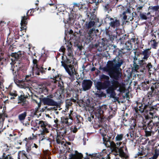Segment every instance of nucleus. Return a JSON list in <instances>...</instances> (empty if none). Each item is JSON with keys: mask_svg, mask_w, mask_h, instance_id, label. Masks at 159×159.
<instances>
[{"mask_svg": "<svg viewBox=\"0 0 159 159\" xmlns=\"http://www.w3.org/2000/svg\"><path fill=\"white\" fill-rule=\"evenodd\" d=\"M102 139L104 141L103 143L106 146L108 143H109L108 146H110L111 150L117 153H119V156L121 157L124 158L126 159L128 157V156L124 152L122 149L124 148L125 145L119 148V147L122 143V142H117L116 143L112 141H110L109 138L106 134H102Z\"/></svg>", "mask_w": 159, "mask_h": 159, "instance_id": "nucleus-1", "label": "nucleus"}, {"mask_svg": "<svg viewBox=\"0 0 159 159\" xmlns=\"http://www.w3.org/2000/svg\"><path fill=\"white\" fill-rule=\"evenodd\" d=\"M123 61L118 57H116L112 61L107 62V70L109 75H112L116 71L117 68L120 67L123 64Z\"/></svg>", "mask_w": 159, "mask_h": 159, "instance_id": "nucleus-2", "label": "nucleus"}, {"mask_svg": "<svg viewBox=\"0 0 159 159\" xmlns=\"http://www.w3.org/2000/svg\"><path fill=\"white\" fill-rule=\"evenodd\" d=\"M38 62V61L35 59H34L33 61V67L32 69V73L31 74H30L29 75H27L25 76V78L26 79L28 77H30V76H31L32 75H34V74L35 73V74L37 75H39V71H40L42 73H43L44 72L45 70L46 69H43V68H39L38 67V65L37 64V63Z\"/></svg>", "mask_w": 159, "mask_h": 159, "instance_id": "nucleus-3", "label": "nucleus"}, {"mask_svg": "<svg viewBox=\"0 0 159 159\" xmlns=\"http://www.w3.org/2000/svg\"><path fill=\"white\" fill-rule=\"evenodd\" d=\"M127 2V5L125 6L126 10H133L135 9L136 7L137 10H140L142 9L143 6L140 5L139 4L134 5L135 1V0H126Z\"/></svg>", "mask_w": 159, "mask_h": 159, "instance_id": "nucleus-4", "label": "nucleus"}, {"mask_svg": "<svg viewBox=\"0 0 159 159\" xmlns=\"http://www.w3.org/2000/svg\"><path fill=\"white\" fill-rule=\"evenodd\" d=\"M67 9H69L70 10H80V9H84L88 10V8L84 4H80L79 3H73L70 5H68L67 6Z\"/></svg>", "mask_w": 159, "mask_h": 159, "instance_id": "nucleus-5", "label": "nucleus"}, {"mask_svg": "<svg viewBox=\"0 0 159 159\" xmlns=\"http://www.w3.org/2000/svg\"><path fill=\"white\" fill-rule=\"evenodd\" d=\"M31 125L35 129H39L40 127L42 128V127L46 126L47 124L46 122L42 120H35L31 121Z\"/></svg>", "mask_w": 159, "mask_h": 159, "instance_id": "nucleus-6", "label": "nucleus"}, {"mask_svg": "<svg viewBox=\"0 0 159 159\" xmlns=\"http://www.w3.org/2000/svg\"><path fill=\"white\" fill-rule=\"evenodd\" d=\"M34 101L36 103L38 104V106L36 107L34 109H33L30 110V116L33 117L37 116L38 118L39 116H41V113H39V115L38 114V113L39 112V109L41 106V102L40 100H39V102L35 100H34Z\"/></svg>", "mask_w": 159, "mask_h": 159, "instance_id": "nucleus-7", "label": "nucleus"}, {"mask_svg": "<svg viewBox=\"0 0 159 159\" xmlns=\"http://www.w3.org/2000/svg\"><path fill=\"white\" fill-rule=\"evenodd\" d=\"M53 95H50L47 96L43 99V101L44 104L49 106H54L57 105V103L52 99Z\"/></svg>", "mask_w": 159, "mask_h": 159, "instance_id": "nucleus-8", "label": "nucleus"}, {"mask_svg": "<svg viewBox=\"0 0 159 159\" xmlns=\"http://www.w3.org/2000/svg\"><path fill=\"white\" fill-rule=\"evenodd\" d=\"M62 66L64 67L66 71L68 74L72 76L75 74V71L74 67L71 65H67L61 61Z\"/></svg>", "mask_w": 159, "mask_h": 159, "instance_id": "nucleus-9", "label": "nucleus"}, {"mask_svg": "<svg viewBox=\"0 0 159 159\" xmlns=\"http://www.w3.org/2000/svg\"><path fill=\"white\" fill-rule=\"evenodd\" d=\"M120 84L117 81L112 80L111 81L110 84L107 85V88H108V90L112 91L116 90L120 86Z\"/></svg>", "mask_w": 159, "mask_h": 159, "instance_id": "nucleus-10", "label": "nucleus"}, {"mask_svg": "<svg viewBox=\"0 0 159 159\" xmlns=\"http://www.w3.org/2000/svg\"><path fill=\"white\" fill-rule=\"evenodd\" d=\"M92 82L89 80H84L82 83V89L80 91H85L89 89L92 84Z\"/></svg>", "mask_w": 159, "mask_h": 159, "instance_id": "nucleus-11", "label": "nucleus"}, {"mask_svg": "<svg viewBox=\"0 0 159 159\" xmlns=\"http://www.w3.org/2000/svg\"><path fill=\"white\" fill-rule=\"evenodd\" d=\"M14 61H12L10 63L11 65H13L11 66V70L13 73L14 71L15 73H16V71L19 70L22 66L21 62L20 61H16L15 62Z\"/></svg>", "mask_w": 159, "mask_h": 159, "instance_id": "nucleus-12", "label": "nucleus"}, {"mask_svg": "<svg viewBox=\"0 0 159 159\" xmlns=\"http://www.w3.org/2000/svg\"><path fill=\"white\" fill-rule=\"evenodd\" d=\"M67 50L68 52L67 53L68 56L67 57V61L69 63L73 64L75 61V59L73 58V54L71 48L70 47H68Z\"/></svg>", "mask_w": 159, "mask_h": 159, "instance_id": "nucleus-13", "label": "nucleus"}, {"mask_svg": "<svg viewBox=\"0 0 159 159\" xmlns=\"http://www.w3.org/2000/svg\"><path fill=\"white\" fill-rule=\"evenodd\" d=\"M83 155L82 154L75 151L74 154L71 153L69 155L68 159H81Z\"/></svg>", "mask_w": 159, "mask_h": 159, "instance_id": "nucleus-14", "label": "nucleus"}, {"mask_svg": "<svg viewBox=\"0 0 159 159\" xmlns=\"http://www.w3.org/2000/svg\"><path fill=\"white\" fill-rule=\"evenodd\" d=\"M108 18L109 20L111 21V22L109 23V25L111 26L114 28L117 27L119 25L120 23L118 20L109 17Z\"/></svg>", "mask_w": 159, "mask_h": 159, "instance_id": "nucleus-15", "label": "nucleus"}, {"mask_svg": "<svg viewBox=\"0 0 159 159\" xmlns=\"http://www.w3.org/2000/svg\"><path fill=\"white\" fill-rule=\"evenodd\" d=\"M116 1V0H113L111 2L106 4L105 6V9L106 10H112V9L115 6L116 4V2H115Z\"/></svg>", "mask_w": 159, "mask_h": 159, "instance_id": "nucleus-16", "label": "nucleus"}, {"mask_svg": "<svg viewBox=\"0 0 159 159\" xmlns=\"http://www.w3.org/2000/svg\"><path fill=\"white\" fill-rule=\"evenodd\" d=\"M150 48L144 50L142 52V55L143 56V59L144 61H146L149 57L151 52L149 51Z\"/></svg>", "mask_w": 159, "mask_h": 159, "instance_id": "nucleus-17", "label": "nucleus"}, {"mask_svg": "<svg viewBox=\"0 0 159 159\" xmlns=\"http://www.w3.org/2000/svg\"><path fill=\"white\" fill-rule=\"evenodd\" d=\"M21 56V54L20 52H18L17 53H12L11 55V60L12 61H17V60L19 59Z\"/></svg>", "mask_w": 159, "mask_h": 159, "instance_id": "nucleus-18", "label": "nucleus"}, {"mask_svg": "<svg viewBox=\"0 0 159 159\" xmlns=\"http://www.w3.org/2000/svg\"><path fill=\"white\" fill-rule=\"evenodd\" d=\"M89 3H90L91 4L89 5L88 4L87 6L89 7V8H90V10L92 9V10H95L98 9V4L99 3V2H96V0H95V2L93 1L92 2H89Z\"/></svg>", "mask_w": 159, "mask_h": 159, "instance_id": "nucleus-19", "label": "nucleus"}, {"mask_svg": "<svg viewBox=\"0 0 159 159\" xmlns=\"http://www.w3.org/2000/svg\"><path fill=\"white\" fill-rule=\"evenodd\" d=\"M8 138L11 141L15 142L17 139L18 137L16 136V134L13 133L11 134H8Z\"/></svg>", "mask_w": 159, "mask_h": 159, "instance_id": "nucleus-20", "label": "nucleus"}, {"mask_svg": "<svg viewBox=\"0 0 159 159\" xmlns=\"http://www.w3.org/2000/svg\"><path fill=\"white\" fill-rule=\"evenodd\" d=\"M62 121L63 123L67 125H70L72 122V118L71 117H70L69 118H63L62 120Z\"/></svg>", "mask_w": 159, "mask_h": 159, "instance_id": "nucleus-21", "label": "nucleus"}, {"mask_svg": "<svg viewBox=\"0 0 159 159\" xmlns=\"http://www.w3.org/2000/svg\"><path fill=\"white\" fill-rule=\"evenodd\" d=\"M26 17L25 15H24L23 16H22L21 20L20 23V25L21 26V29H22V28H24V26H25V25L27 23V22L26 21Z\"/></svg>", "mask_w": 159, "mask_h": 159, "instance_id": "nucleus-22", "label": "nucleus"}, {"mask_svg": "<svg viewBox=\"0 0 159 159\" xmlns=\"http://www.w3.org/2000/svg\"><path fill=\"white\" fill-rule=\"evenodd\" d=\"M148 43L154 48H156L157 45V43L155 40H150Z\"/></svg>", "mask_w": 159, "mask_h": 159, "instance_id": "nucleus-23", "label": "nucleus"}, {"mask_svg": "<svg viewBox=\"0 0 159 159\" xmlns=\"http://www.w3.org/2000/svg\"><path fill=\"white\" fill-rule=\"evenodd\" d=\"M100 79H101V80H102V79H104L107 80V81L104 82L103 84H105L106 83H109V77L108 76L103 74L100 76Z\"/></svg>", "mask_w": 159, "mask_h": 159, "instance_id": "nucleus-24", "label": "nucleus"}, {"mask_svg": "<svg viewBox=\"0 0 159 159\" xmlns=\"http://www.w3.org/2000/svg\"><path fill=\"white\" fill-rule=\"evenodd\" d=\"M26 115V112H24L18 116V119L20 121L23 120L25 119Z\"/></svg>", "mask_w": 159, "mask_h": 159, "instance_id": "nucleus-25", "label": "nucleus"}, {"mask_svg": "<svg viewBox=\"0 0 159 159\" xmlns=\"http://www.w3.org/2000/svg\"><path fill=\"white\" fill-rule=\"evenodd\" d=\"M54 3H49L48 4H49L50 6H53L54 7V9H58V10L59 8H61V9H63V8H64V7L63 6H62L60 7V5H56L55 4V1H54Z\"/></svg>", "mask_w": 159, "mask_h": 159, "instance_id": "nucleus-26", "label": "nucleus"}, {"mask_svg": "<svg viewBox=\"0 0 159 159\" xmlns=\"http://www.w3.org/2000/svg\"><path fill=\"white\" fill-rule=\"evenodd\" d=\"M95 23L94 21H90L88 23L86 22L85 25L87 28L89 29L93 26Z\"/></svg>", "mask_w": 159, "mask_h": 159, "instance_id": "nucleus-27", "label": "nucleus"}, {"mask_svg": "<svg viewBox=\"0 0 159 159\" xmlns=\"http://www.w3.org/2000/svg\"><path fill=\"white\" fill-rule=\"evenodd\" d=\"M96 86L98 89H103L107 88V85L104 87L102 83L100 82H98L97 83Z\"/></svg>", "mask_w": 159, "mask_h": 159, "instance_id": "nucleus-28", "label": "nucleus"}, {"mask_svg": "<svg viewBox=\"0 0 159 159\" xmlns=\"http://www.w3.org/2000/svg\"><path fill=\"white\" fill-rule=\"evenodd\" d=\"M119 88L117 90L118 91L120 92L124 93L125 90V88L124 85L120 84V86L118 87Z\"/></svg>", "mask_w": 159, "mask_h": 159, "instance_id": "nucleus-29", "label": "nucleus"}, {"mask_svg": "<svg viewBox=\"0 0 159 159\" xmlns=\"http://www.w3.org/2000/svg\"><path fill=\"white\" fill-rule=\"evenodd\" d=\"M123 137L122 134H117L115 137V140L116 141H119L122 140Z\"/></svg>", "mask_w": 159, "mask_h": 159, "instance_id": "nucleus-30", "label": "nucleus"}, {"mask_svg": "<svg viewBox=\"0 0 159 159\" xmlns=\"http://www.w3.org/2000/svg\"><path fill=\"white\" fill-rule=\"evenodd\" d=\"M145 133L146 136L147 137L150 136H151L152 134H154V132H153L148 131L146 129H145Z\"/></svg>", "mask_w": 159, "mask_h": 159, "instance_id": "nucleus-31", "label": "nucleus"}, {"mask_svg": "<svg viewBox=\"0 0 159 159\" xmlns=\"http://www.w3.org/2000/svg\"><path fill=\"white\" fill-rule=\"evenodd\" d=\"M159 155V150L156 148L155 150L154 153L153 155V157L157 159L158 156Z\"/></svg>", "mask_w": 159, "mask_h": 159, "instance_id": "nucleus-32", "label": "nucleus"}, {"mask_svg": "<svg viewBox=\"0 0 159 159\" xmlns=\"http://www.w3.org/2000/svg\"><path fill=\"white\" fill-rule=\"evenodd\" d=\"M10 95L11 96L10 98V99H13L15 97H16L17 96V94L16 93V92H12L10 93Z\"/></svg>", "mask_w": 159, "mask_h": 159, "instance_id": "nucleus-33", "label": "nucleus"}, {"mask_svg": "<svg viewBox=\"0 0 159 159\" xmlns=\"http://www.w3.org/2000/svg\"><path fill=\"white\" fill-rule=\"evenodd\" d=\"M137 60V58L134 57V64H133V67L134 69L136 70H138L139 68V66L136 63H135L134 61H135L136 60Z\"/></svg>", "mask_w": 159, "mask_h": 159, "instance_id": "nucleus-34", "label": "nucleus"}, {"mask_svg": "<svg viewBox=\"0 0 159 159\" xmlns=\"http://www.w3.org/2000/svg\"><path fill=\"white\" fill-rule=\"evenodd\" d=\"M136 125V124L135 123L134 120H132L131 121V123L130 124V128L131 129H134Z\"/></svg>", "mask_w": 159, "mask_h": 159, "instance_id": "nucleus-35", "label": "nucleus"}, {"mask_svg": "<svg viewBox=\"0 0 159 159\" xmlns=\"http://www.w3.org/2000/svg\"><path fill=\"white\" fill-rule=\"evenodd\" d=\"M117 10H126V8L125 6H124L122 5H120L117 6Z\"/></svg>", "mask_w": 159, "mask_h": 159, "instance_id": "nucleus-36", "label": "nucleus"}, {"mask_svg": "<svg viewBox=\"0 0 159 159\" xmlns=\"http://www.w3.org/2000/svg\"><path fill=\"white\" fill-rule=\"evenodd\" d=\"M149 8L152 10H158L159 9V6L158 5L154 6H150L149 7Z\"/></svg>", "mask_w": 159, "mask_h": 159, "instance_id": "nucleus-37", "label": "nucleus"}, {"mask_svg": "<svg viewBox=\"0 0 159 159\" xmlns=\"http://www.w3.org/2000/svg\"><path fill=\"white\" fill-rule=\"evenodd\" d=\"M40 133L39 134V135L40 137H41L42 138L41 139V140H43V138L44 137V135L45 133L43 132V131L42 130H40Z\"/></svg>", "mask_w": 159, "mask_h": 159, "instance_id": "nucleus-38", "label": "nucleus"}, {"mask_svg": "<svg viewBox=\"0 0 159 159\" xmlns=\"http://www.w3.org/2000/svg\"><path fill=\"white\" fill-rule=\"evenodd\" d=\"M34 11H28L26 12V15L27 16H31L33 13L34 12Z\"/></svg>", "mask_w": 159, "mask_h": 159, "instance_id": "nucleus-39", "label": "nucleus"}, {"mask_svg": "<svg viewBox=\"0 0 159 159\" xmlns=\"http://www.w3.org/2000/svg\"><path fill=\"white\" fill-rule=\"evenodd\" d=\"M5 115L4 114H0V122H3L4 120Z\"/></svg>", "mask_w": 159, "mask_h": 159, "instance_id": "nucleus-40", "label": "nucleus"}, {"mask_svg": "<svg viewBox=\"0 0 159 159\" xmlns=\"http://www.w3.org/2000/svg\"><path fill=\"white\" fill-rule=\"evenodd\" d=\"M46 126H44V127H42V130L44 133H48V131L47 128L46 127Z\"/></svg>", "mask_w": 159, "mask_h": 159, "instance_id": "nucleus-41", "label": "nucleus"}, {"mask_svg": "<svg viewBox=\"0 0 159 159\" xmlns=\"http://www.w3.org/2000/svg\"><path fill=\"white\" fill-rule=\"evenodd\" d=\"M140 16L141 18L142 19L146 20L147 19V17L145 15L143 14H141Z\"/></svg>", "mask_w": 159, "mask_h": 159, "instance_id": "nucleus-42", "label": "nucleus"}, {"mask_svg": "<svg viewBox=\"0 0 159 159\" xmlns=\"http://www.w3.org/2000/svg\"><path fill=\"white\" fill-rule=\"evenodd\" d=\"M35 9H37V10H45V7H40V8H39V7H37Z\"/></svg>", "mask_w": 159, "mask_h": 159, "instance_id": "nucleus-43", "label": "nucleus"}, {"mask_svg": "<svg viewBox=\"0 0 159 159\" xmlns=\"http://www.w3.org/2000/svg\"><path fill=\"white\" fill-rule=\"evenodd\" d=\"M129 11H126V12H124L123 13V15H124V16L123 17V19H124V20H126L127 18V16H125V13H129Z\"/></svg>", "mask_w": 159, "mask_h": 159, "instance_id": "nucleus-44", "label": "nucleus"}, {"mask_svg": "<svg viewBox=\"0 0 159 159\" xmlns=\"http://www.w3.org/2000/svg\"><path fill=\"white\" fill-rule=\"evenodd\" d=\"M3 159H12L10 156H7L6 157H4L3 156Z\"/></svg>", "mask_w": 159, "mask_h": 159, "instance_id": "nucleus-45", "label": "nucleus"}, {"mask_svg": "<svg viewBox=\"0 0 159 159\" xmlns=\"http://www.w3.org/2000/svg\"><path fill=\"white\" fill-rule=\"evenodd\" d=\"M71 131L74 133H75L77 131V129L75 128V127L74 128V129H73L71 130Z\"/></svg>", "mask_w": 159, "mask_h": 159, "instance_id": "nucleus-46", "label": "nucleus"}, {"mask_svg": "<svg viewBox=\"0 0 159 159\" xmlns=\"http://www.w3.org/2000/svg\"><path fill=\"white\" fill-rule=\"evenodd\" d=\"M60 50L61 52H64L65 51V48L64 47H62L60 48Z\"/></svg>", "mask_w": 159, "mask_h": 159, "instance_id": "nucleus-47", "label": "nucleus"}, {"mask_svg": "<svg viewBox=\"0 0 159 159\" xmlns=\"http://www.w3.org/2000/svg\"><path fill=\"white\" fill-rule=\"evenodd\" d=\"M21 153L22 155H24V156H25V157H26V154H25V152H22Z\"/></svg>", "mask_w": 159, "mask_h": 159, "instance_id": "nucleus-48", "label": "nucleus"}, {"mask_svg": "<svg viewBox=\"0 0 159 159\" xmlns=\"http://www.w3.org/2000/svg\"><path fill=\"white\" fill-rule=\"evenodd\" d=\"M149 114L151 116L152 118H153V113L152 112H149Z\"/></svg>", "mask_w": 159, "mask_h": 159, "instance_id": "nucleus-49", "label": "nucleus"}, {"mask_svg": "<svg viewBox=\"0 0 159 159\" xmlns=\"http://www.w3.org/2000/svg\"><path fill=\"white\" fill-rule=\"evenodd\" d=\"M39 1L38 0L35 3V4L36 5V6H38V5L39 4Z\"/></svg>", "mask_w": 159, "mask_h": 159, "instance_id": "nucleus-50", "label": "nucleus"}, {"mask_svg": "<svg viewBox=\"0 0 159 159\" xmlns=\"http://www.w3.org/2000/svg\"><path fill=\"white\" fill-rule=\"evenodd\" d=\"M32 135H33V136H34V135H34V134H32ZM34 137H33V138H32L31 137H29V138H28V139H30V140L33 139H34Z\"/></svg>", "mask_w": 159, "mask_h": 159, "instance_id": "nucleus-51", "label": "nucleus"}, {"mask_svg": "<svg viewBox=\"0 0 159 159\" xmlns=\"http://www.w3.org/2000/svg\"><path fill=\"white\" fill-rule=\"evenodd\" d=\"M33 145H34V147L35 148H38V146L36 144H35V143H34L33 144Z\"/></svg>", "mask_w": 159, "mask_h": 159, "instance_id": "nucleus-52", "label": "nucleus"}, {"mask_svg": "<svg viewBox=\"0 0 159 159\" xmlns=\"http://www.w3.org/2000/svg\"><path fill=\"white\" fill-rule=\"evenodd\" d=\"M30 125V124L29 123H28V122H27L25 124V125L26 126H28L29 125Z\"/></svg>", "mask_w": 159, "mask_h": 159, "instance_id": "nucleus-53", "label": "nucleus"}, {"mask_svg": "<svg viewBox=\"0 0 159 159\" xmlns=\"http://www.w3.org/2000/svg\"><path fill=\"white\" fill-rule=\"evenodd\" d=\"M149 159H157L156 158H155L154 157H153V156H152V157L150 158Z\"/></svg>", "mask_w": 159, "mask_h": 159, "instance_id": "nucleus-54", "label": "nucleus"}, {"mask_svg": "<svg viewBox=\"0 0 159 159\" xmlns=\"http://www.w3.org/2000/svg\"><path fill=\"white\" fill-rule=\"evenodd\" d=\"M88 120L89 121H91V118L90 117H88Z\"/></svg>", "mask_w": 159, "mask_h": 159, "instance_id": "nucleus-55", "label": "nucleus"}, {"mask_svg": "<svg viewBox=\"0 0 159 159\" xmlns=\"http://www.w3.org/2000/svg\"><path fill=\"white\" fill-rule=\"evenodd\" d=\"M143 157H139V159H142V158H143Z\"/></svg>", "mask_w": 159, "mask_h": 159, "instance_id": "nucleus-56", "label": "nucleus"}, {"mask_svg": "<svg viewBox=\"0 0 159 159\" xmlns=\"http://www.w3.org/2000/svg\"><path fill=\"white\" fill-rule=\"evenodd\" d=\"M44 92H47L48 91V90L46 89V88H45L44 90Z\"/></svg>", "mask_w": 159, "mask_h": 159, "instance_id": "nucleus-57", "label": "nucleus"}, {"mask_svg": "<svg viewBox=\"0 0 159 159\" xmlns=\"http://www.w3.org/2000/svg\"><path fill=\"white\" fill-rule=\"evenodd\" d=\"M138 155H142V153L141 152H139L138 153Z\"/></svg>", "mask_w": 159, "mask_h": 159, "instance_id": "nucleus-58", "label": "nucleus"}, {"mask_svg": "<svg viewBox=\"0 0 159 159\" xmlns=\"http://www.w3.org/2000/svg\"><path fill=\"white\" fill-rule=\"evenodd\" d=\"M57 121H58V120H54V122H55V123H57Z\"/></svg>", "mask_w": 159, "mask_h": 159, "instance_id": "nucleus-59", "label": "nucleus"}, {"mask_svg": "<svg viewBox=\"0 0 159 159\" xmlns=\"http://www.w3.org/2000/svg\"><path fill=\"white\" fill-rule=\"evenodd\" d=\"M95 70V68H93L92 69V71H94V70Z\"/></svg>", "mask_w": 159, "mask_h": 159, "instance_id": "nucleus-60", "label": "nucleus"}, {"mask_svg": "<svg viewBox=\"0 0 159 159\" xmlns=\"http://www.w3.org/2000/svg\"><path fill=\"white\" fill-rule=\"evenodd\" d=\"M51 67H49L48 69V70H51Z\"/></svg>", "mask_w": 159, "mask_h": 159, "instance_id": "nucleus-61", "label": "nucleus"}, {"mask_svg": "<svg viewBox=\"0 0 159 159\" xmlns=\"http://www.w3.org/2000/svg\"><path fill=\"white\" fill-rule=\"evenodd\" d=\"M28 120H30V117H28Z\"/></svg>", "mask_w": 159, "mask_h": 159, "instance_id": "nucleus-62", "label": "nucleus"}, {"mask_svg": "<svg viewBox=\"0 0 159 159\" xmlns=\"http://www.w3.org/2000/svg\"><path fill=\"white\" fill-rule=\"evenodd\" d=\"M29 10H34V8H32V9H29Z\"/></svg>", "mask_w": 159, "mask_h": 159, "instance_id": "nucleus-63", "label": "nucleus"}, {"mask_svg": "<svg viewBox=\"0 0 159 159\" xmlns=\"http://www.w3.org/2000/svg\"><path fill=\"white\" fill-rule=\"evenodd\" d=\"M92 118L93 119L94 118V116H92Z\"/></svg>", "mask_w": 159, "mask_h": 159, "instance_id": "nucleus-64", "label": "nucleus"}]
</instances>
